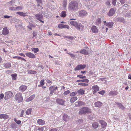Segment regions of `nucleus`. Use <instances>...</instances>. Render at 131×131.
<instances>
[{"mask_svg":"<svg viewBox=\"0 0 131 131\" xmlns=\"http://www.w3.org/2000/svg\"><path fill=\"white\" fill-rule=\"evenodd\" d=\"M27 88V86L25 85H21L19 88V90L20 91L23 92Z\"/></svg>","mask_w":131,"mask_h":131,"instance_id":"412c9836","label":"nucleus"},{"mask_svg":"<svg viewBox=\"0 0 131 131\" xmlns=\"http://www.w3.org/2000/svg\"><path fill=\"white\" fill-rule=\"evenodd\" d=\"M77 99V97L73 96L70 99V101L71 103H72Z\"/></svg>","mask_w":131,"mask_h":131,"instance_id":"c756f323","label":"nucleus"},{"mask_svg":"<svg viewBox=\"0 0 131 131\" xmlns=\"http://www.w3.org/2000/svg\"><path fill=\"white\" fill-rule=\"evenodd\" d=\"M56 101L57 103L59 105H64V102L65 101L62 99L58 98L56 100Z\"/></svg>","mask_w":131,"mask_h":131,"instance_id":"4468645a","label":"nucleus"},{"mask_svg":"<svg viewBox=\"0 0 131 131\" xmlns=\"http://www.w3.org/2000/svg\"><path fill=\"white\" fill-rule=\"evenodd\" d=\"M77 94L75 92H73L71 93L70 94V95L71 96H73L76 95Z\"/></svg>","mask_w":131,"mask_h":131,"instance_id":"0e129e2a","label":"nucleus"},{"mask_svg":"<svg viewBox=\"0 0 131 131\" xmlns=\"http://www.w3.org/2000/svg\"><path fill=\"white\" fill-rule=\"evenodd\" d=\"M78 85L82 86H87L88 85V84L86 83H79L78 84Z\"/></svg>","mask_w":131,"mask_h":131,"instance_id":"8fccbe9b","label":"nucleus"},{"mask_svg":"<svg viewBox=\"0 0 131 131\" xmlns=\"http://www.w3.org/2000/svg\"><path fill=\"white\" fill-rule=\"evenodd\" d=\"M10 126L13 128L15 129L17 127L16 124L15 123H12L10 125Z\"/></svg>","mask_w":131,"mask_h":131,"instance_id":"ea45409f","label":"nucleus"},{"mask_svg":"<svg viewBox=\"0 0 131 131\" xmlns=\"http://www.w3.org/2000/svg\"><path fill=\"white\" fill-rule=\"evenodd\" d=\"M117 94V92L116 91H111L109 93V94L111 95H116Z\"/></svg>","mask_w":131,"mask_h":131,"instance_id":"c85d7f7f","label":"nucleus"},{"mask_svg":"<svg viewBox=\"0 0 131 131\" xmlns=\"http://www.w3.org/2000/svg\"><path fill=\"white\" fill-rule=\"evenodd\" d=\"M14 120L18 124H20L21 123V122L20 120H17L16 118H14Z\"/></svg>","mask_w":131,"mask_h":131,"instance_id":"49530a36","label":"nucleus"},{"mask_svg":"<svg viewBox=\"0 0 131 131\" xmlns=\"http://www.w3.org/2000/svg\"><path fill=\"white\" fill-rule=\"evenodd\" d=\"M79 16L80 17H82L86 15L87 12L85 10H82L78 12Z\"/></svg>","mask_w":131,"mask_h":131,"instance_id":"423d86ee","label":"nucleus"},{"mask_svg":"<svg viewBox=\"0 0 131 131\" xmlns=\"http://www.w3.org/2000/svg\"><path fill=\"white\" fill-rule=\"evenodd\" d=\"M75 27L78 30H80V27H82V25L80 23H78V22H77L74 25Z\"/></svg>","mask_w":131,"mask_h":131,"instance_id":"4be33fe9","label":"nucleus"},{"mask_svg":"<svg viewBox=\"0 0 131 131\" xmlns=\"http://www.w3.org/2000/svg\"><path fill=\"white\" fill-rule=\"evenodd\" d=\"M13 95V93L10 91L6 92L5 93L4 99L5 100H7L12 97Z\"/></svg>","mask_w":131,"mask_h":131,"instance_id":"39448f33","label":"nucleus"},{"mask_svg":"<svg viewBox=\"0 0 131 131\" xmlns=\"http://www.w3.org/2000/svg\"><path fill=\"white\" fill-rule=\"evenodd\" d=\"M44 84H45V82H44V80H42L40 81V84L42 86H43V85H44Z\"/></svg>","mask_w":131,"mask_h":131,"instance_id":"774afa93","label":"nucleus"},{"mask_svg":"<svg viewBox=\"0 0 131 131\" xmlns=\"http://www.w3.org/2000/svg\"><path fill=\"white\" fill-rule=\"evenodd\" d=\"M123 15V16L125 17H131V12H129L127 13H124Z\"/></svg>","mask_w":131,"mask_h":131,"instance_id":"393cba45","label":"nucleus"},{"mask_svg":"<svg viewBox=\"0 0 131 131\" xmlns=\"http://www.w3.org/2000/svg\"><path fill=\"white\" fill-rule=\"evenodd\" d=\"M54 63L56 64H57L58 65H60L61 64L60 62L59 61L57 60L55 61Z\"/></svg>","mask_w":131,"mask_h":131,"instance_id":"69168bd1","label":"nucleus"},{"mask_svg":"<svg viewBox=\"0 0 131 131\" xmlns=\"http://www.w3.org/2000/svg\"><path fill=\"white\" fill-rule=\"evenodd\" d=\"M35 96V94H33L31 95L29 98H27L26 99V101L28 102L32 100L34 98Z\"/></svg>","mask_w":131,"mask_h":131,"instance_id":"b1692460","label":"nucleus"},{"mask_svg":"<svg viewBox=\"0 0 131 131\" xmlns=\"http://www.w3.org/2000/svg\"><path fill=\"white\" fill-rule=\"evenodd\" d=\"M78 4L75 1H71L69 5V9L70 10L74 11L78 9Z\"/></svg>","mask_w":131,"mask_h":131,"instance_id":"f257e3e1","label":"nucleus"},{"mask_svg":"<svg viewBox=\"0 0 131 131\" xmlns=\"http://www.w3.org/2000/svg\"><path fill=\"white\" fill-rule=\"evenodd\" d=\"M32 108H30L27 109L26 111V114L27 115H28L30 114L31 112Z\"/></svg>","mask_w":131,"mask_h":131,"instance_id":"79ce46f5","label":"nucleus"},{"mask_svg":"<svg viewBox=\"0 0 131 131\" xmlns=\"http://www.w3.org/2000/svg\"><path fill=\"white\" fill-rule=\"evenodd\" d=\"M37 19L39 20L42 23H44V21L42 20L43 19V15L41 14H39L35 15Z\"/></svg>","mask_w":131,"mask_h":131,"instance_id":"20e7f679","label":"nucleus"},{"mask_svg":"<svg viewBox=\"0 0 131 131\" xmlns=\"http://www.w3.org/2000/svg\"><path fill=\"white\" fill-rule=\"evenodd\" d=\"M9 32V31L7 29V27H4L3 28L2 30V34L5 35L8 34Z\"/></svg>","mask_w":131,"mask_h":131,"instance_id":"6ab92c4d","label":"nucleus"},{"mask_svg":"<svg viewBox=\"0 0 131 131\" xmlns=\"http://www.w3.org/2000/svg\"><path fill=\"white\" fill-rule=\"evenodd\" d=\"M11 76L12 78V79L14 80H15L17 79V74L16 73L12 74Z\"/></svg>","mask_w":131,"mask_h":131,"instance_id":"e433bc0d","label":"nucleus"},{"mask_svg":"<svg viewBox=\"0 0 131 131\" xmlns=\"http://www.w3.org/2000/svg\"><path fill=\"white\" fill-rule=\"evenodd\" d=\"M77 77H79V78L80 79H85L86 78V77L85 76H82V75H77Z\"/></svg>","mask_w":131,"mask_h":131,"instance_id":"09e8293b","label":"nucleus"},{"mask_svg":"<svg viewBox=\"0 0 131 131\" xmlns=\"http://www.w3.org/2000/svg\"><path fill=\"white\" fill-rule=\"evenodd\" d=\"M103 22L105 25L110 28H112L114 24V23L113 22H107L106 21H104Z\"/></svg>","mask_w":131,"mask_h":131,"instance_id":"6e6552de","label":"nucleus"},{"mask_svg":"<svg viewBox=\"0 0 131 131\" xmlns=\"http://www.w3.org/2000/svg\"><path fill=\"white\" fill-rule=\"evenodd\" d=\"M118 106L122 110H124L125 109V107L121 103H117Z\"/></svg>","mask_w":131,"mask_h":131,"instance_id":"72a5a7b5","label":"nucleus"},{"mask_svg":"<svg viewBox=\"0 0 131 131\" xmlns=\"http://www.w3.org/2000/svg\"><path fill=\"white\" fill-rule=\"evenodd\" d=\"M66 53L67 54H68L70 55V56L72 57V58H75V56L73 54L71 53H68V52H67Z\"/></svg>","mask_w":131,"mask_h":131,"instance_id":"864d4df0","label":"nucleus"},{"mask_svg":"<svg viewBox=\"0 0 131 131\" xmlns=\"http://www.w3.org/2000/svg\"><path fill=\"white\" fill-rule=\"evenodd\" d=\"M91 89L93 91V94H95L99 91V87L97 85H94Z\"/></svg>","mask_w":131,"mask_h":131,"instance_id":"1a4fd4ad","label":"nucleus"},{"mask_svg":"<svg viewBox=\"0 0 131 131\" xmlns=\"http://www.w3.org/2000/svg\"><path fill=\"white\" fill-rule=\"evenodd\" d=\"M60 16L62 17H64L66 16V12L65 11H63L61 13Z\"/></svg>","mask_w":131,"mask_h":131,"instance_id":"a18cd8bd","label":"nucleus"},{"mask_svg":"<svg viewBox=\"0 0 131 131\" xmlns=\"http://www.w3.org/2000/svg\"><path fill=\"white\" fill-rule=\"evenodd\" d=\"M116 0H112V4L114 6H115L116 5Z\"/></svg>","mask_w":131,"mask_h":131,"instance_id":"680f3d73","label":"nucleus"},{"mask_svg":"<svg viewBox=\"0 0 131 131\" xmlns=\"http://www.w3.org/2000/svg\"><path fill=\"white\" fill-rule=\"evenodd\" d=\"M63 119L64 121L67 122L69 120V117L67 114H64L63 116Z\"/></svg>","mask_w":131,"mask_h":131,"instance_id":"a211bd4d","label":"nucleus"},{"mask_svg":"<svg viewBox=\"0 0 131 131\" xmlns=\"http://www.w3.org/2000/svg\"><path fill=\"white\" fill-rule=\"evenodd\" d=\"M44 126H43V127H38V128L37 130L38 131H43L44 129Z\"/></svg>","mask_w":131,"mask_h":131,"instance_id":"5fc2aeb1","label":"nucleus"},{"mask_svg":"<svg viewBox=\"0 0 131 131\" xmlns=\"http://www.w3.org/2000/svg\"><path fill=\"white\" fill-rule=\"evenodd\" d=\"M110 1L111 0H107L106 1V5L107 7H110L111 6Z\"/></svg>","mask_w":131,"mask_h":131,"instance_id":"4c0bfd02","label":"nucleus"},{"mask_svg":"<svg viewBox=\"0 0 131 131\" xmlns=\"http://www.w3.org/2000/svg\"><path fill=\"white\" fill-rule=\"evenodd\" d=\"M4 66L5 68H9L11 67L10 63L7 62L4 64Z\"/></svg>","mask_w":131,"mask_h":131,"instance_id":"7c9ffc66","label":"nucleus"},{"mask_svg":"<svg viewBox=\"0 0 131 131\" xmlns=\"http://www.w3.org/2000/svg\"><path fill=\"white\" fill-rule=\"evenodd\" d=\"M75 105L78 106H84L85 104L84 102L81 101H79L75 103Z\"/></svg>","mask_w":131,"mask_h":131,"instance_id":"f3484780","label":"nucleus"},{"mask_svg":"<svg viewBox=\"0 0 131 131\" xmlns=\"http://www.w3.org/2000/svg\"><path fill=\"white\" fill-rule=\"evenodd\" d=\"M70 92V91L68 90L67 91H65L64 92L63 94L65 95H67L68 94H69Z\"/></svg>","mask_w":131,"mask_h":131,"instance_id":"4d7b16f0","label":"nucleus"},{"mask_svg":"<svg viewBox=\"0 0 131 131\" xmlns=\"http://www.w3.org/2000/svg\"><path fill=\"white\" fill-rule=\"evenodd\" d=\"M35 1L37 3V6L41 9H43V7L42 6V5L43 4L42 2L43 0H35Z\"/></svg>","mask_w":131,"mask_h":131,"instance_id":"9b49d317","label":"nucleus"},{"mask_svg":"<svg viewBox=\"0 0 131 131\" xmlns=\"http://www.w3.org/2000/svg\"><path fill=\"white\" fill-rule=\"evenodd\" d=\"M64 24H60L58 25V27L60 29H62L63 28Z\"/></svg>","mask_w":131,"mask_h":131,"instance_id":"6e6d98bb","label":"nucleus"},{"mask_svg":"<svg viewBox=\"0 0 131 131\" xmlns=\"http://www.w3.org/2000/svg\"><path fill=\"white\" fill-rule=\"evenodd\" d=\"M91 29L92 32L94 33H96L98 32V29L95 26H93L92 27Z\"/></svg>","mask_w":131,"mask_h":131,"instance_id":"bb28decb","label":"nucleus"},{"mask_svg":"<svg viewBox=\"0 0 131 131\" xmlns=\"http://www.w3.org/2000/svg\"><path fill=\"white\" fill-rule=\"evenodd\" d=\"M15 27L17 29V30H18L19 29H22L23 26L19 24H17L15 25ZM17 31H18L17 30Z\"/></svg>","mask_w":131,"mask_h":131,"instance_id":"2f4dec72","label":"nucleus"},{"mask_svg":"<svg viewBox=\"0 0 131 131\" xmlns=\"http://www.w3.org/2000/svg\"><path fill=\"white\" fill-rule=\"evenodd\" d=\"M15 98L19 103L21 102L23 100V97L22 96V94L21 93L16 94L15 97Z\"/></svg>","mask_w":131,"mask_h":131,"instance_id":"7ed1b4c3","label":"nucleus"},{"mask_svg":"<svg viewBox=\"0 0 131 131\" xmlns=\"http://www.w3.org/2000/svg\"><path fill=\"white\" fill-rule=\"evenodd\" d=\"M101 19L99 18L96 20V24L97 25H99L101 23Z\"/></svg>","mask_w":131,"mask_h":131,"instance_id":"c03bdc74","label":"nucleus"},{"mask_svg":"<svg viewBox=\"0 0 131 131\" xmlns=\"http://www.w3.org/2000/svg\"><path fill=\"white\" fill-rule=\"evenodd\" d=\"M81 81V82H83L88 83L89 82V80L87 79L82 80Z\"/></svg>","mask_w":131,"mask_h":131,"instance_id":"603ef678","label":"nucleus"},{"mask_svg":"<svg viewBox=\"0 0 131 131\" xmlns=\"http://www.w3.org/2000/svg\"><path fill=\"white\" fill-rule=\"evenodd\" d=\"M88 118L91 121L94 120L95 119V117L94 116L92 115H90L88 116Z\"/></svg>","mask_w":131,"mask_h":131,"instance_id":"c9c22d12","label":"nucleus"},{"mask_svg":"<svg viewBox=\"0 0 131 131\" xmlns=\"http://www.w3.org/2000/svg\"><path fill=\"white\" fill-rule=\"evenodd\" d=\"M77 123L81 124L83 123V120L82 119H79L77 121Z\"/></svg>","mask_w":131,"mask_h":131,"instance_id":"052dcab7","label":"nucleus"},{"mask_svg":"<svg viewBox=\"0 0 131 131\" xmlns=\"http://www.w3.org/2000/svg\"><path fill=\"white\" fill-rule=\"evenodd\" d=\"M85 92L84 90L81 89L78 91L77 92L79 94L83 95L84 94V92Z\"/></svg>","mask_w":131,"mask_h":131,"instance_id":"473e14b6","label":"nucleus"},{"mask_svg":"<svg viewBox=\"0 0 131 131\" xmlns=\"http://www.w3.org/2000/svg\"><path fill=\"white\" fill-rule=\"evenodd\" d=\"M105 93V91L103 90H102L99 92L98 93L99 94H101V95H103V94Z\"/></svg>","mask_w":131,"mask_h":131,"instance_id":"e2e57ef3","label":"nucleus"},{"mask_svg":"<svg viewBox=\"0 0 131 131\" xmlns=\"http://www.w3.org/2000/svg\"><path fill=\"white\" fill-rule=\"evenodd\" d=\"M86 67L85 64H79L78 65L77 67L74 69L75 71L81 70L84 68Z\"/></svg>","mask_w":131,"mask_h":131,"instance_id":"0eeeda50","label":"nucleus"},{"mask_svg":"<svg viewBox=\"0 0 131 131\" xmlns=\"http://www.w3.org/2000/svg\"><path fill=\"white\" fill-rule=\"evenodd\" d=\"M88 48H86V49H81L80 51V53L84 55H88V54L89 52L88 51Z\"/></svg>","mask_w":131,"mask_h":131,"instance_id":"ddd939ff","label":"nucleus"},{"mask_svg":"<svg viewBox=\"0 0 131 131\" xmlns=\"http://www.w3.org/2000/svg\"><path fill=\"white\" fill-rule=\"evenodd\" d=\"M117 20L121 22H123L124 23L125 22L124 18H122L118 17L116 18Z\"/></svg>","mask_w":131,"mask_h":131,"instance_id":"f704fd0d","label":"nucleus"},{"mask_svg":"<svg viewBox=\"0 0 131 131\" xmlns=\"http://www.w3.org/2000/svg\"><path fill=\"white\" fill-rule=\"evenodd\" d=\"M115 11L114 8H112L109 10L108 15L109 16H112L115 13Z\"/></svg>","mask_w":131,"mask_h":131,"instance_id":"dca6fc26","label":"nucleus"},{"mask_svg":"<svg viewBox=\"0 0 131 131\" xmlns=\"http://www.w3.org/2000/svg\"><path fill=\"white\" fill-rule=\"evenodd\" d=\"M26 55L28 57L31 58H35V55L31 52H27L26 53Z\"/></svg>","mask_w":131,"mask_h":131,"instance_id":"2eb2a0df","label":"nucleus"},{"mask_svg":"<svg viewBox=\"0 0 131 131\" xmlns=\"http://www.w3.org/2000/svg\"><path fill=\"white\" fill-rule=\"evenodd\" d=\"M31 49V50L34 51L35 53H36L39 51L38 49L37 48H32Z\"/></svg>","mask_w":131,"mask_h":131,"instance_id":"37998d69","label":"nucleus"},{"mask_svg":"<svg viewBox=\"0 0 131 131\" xmlns=\"http://www.w3.org/2000/svg\"><path fill=\"white\" fill-rule=\"evenodd\" d=\"M100 122L101 124L102 127L104 128L107 125V123L104 121L103 120H100Z\"/></svg>","mask_w":131,"mask_h":131,"instance_id":"a878e982","label":"nucleus"},{"mask_svg":"<svg viewBox=\"0 0 131 131\" xmlns=\"http://www.w3.org/2000/svg\"><path fill=\"white\" fill-rule=\"evenodd\" d=\"M9 117V115L7 114H2L0 115V119H6L8 118Z\"/></svg>","mask_w":131,"mask_h":131,"instance_id":"f8f14e48","label":"nucleus"},{"mask_svg":"<svg viewBox=\"0 0 131 131\" xmlns=\"http://www.w3.org/2000/svg\"><path fill=\"white\" fill-rule=\"evenodd\" d=\"M15 2V0H12L11 1H10L8 2V3L9 4H14Z\"/></svg>","mask_w":131,"mask_h":131,"instance_id":"338daca9","label":"nucleus"},{"mask_svg":"<svg viewBox=\"0 0 131 131\" xmlns=\"http://www.w3.org/2000/svg\"><path fill=\"white\" fill-rule=\"evenodd\" d=\"M16 7H12L10 8L9 9L10 10L13 11H15L16 10Z\"/></svg>","mask_w":131,"mask_h":131,"instance_id":"13d9d810","label":"nucleus"},{"mask_svg":"<svg viewBox=\"0 0 131 131\" xmlns=\"http://www.w3.org/2000/svg\"><path fill=\"white\" fill-rule=\"evenodd\" d=\"M17 14L20 16L25 17L28 16V14H29V13L28 12L24 13L23 12H17Z\"/></svg>","mask_w":131,"mask_h":131,"instance_id":"9d476101","label":"nucleus"},{"mask_svg":"<svg viewBox=\"0 0 131 131\" xmlns=\"http://www.w3.org/2000/svg\"><path fill=\"white\" fill-rule=\"evenodd\" d=\"M92 126L94 129H96L99 126V124L96 122L94 123L92 125Z\"/></svg>","mask_w":131,"mask_h":131,"instance_id":"cd10ccee","label":"nucleus"},{"mask_svg":"<svg viewBox=\"0 0 131 131\" xmlns=\"http://www.w3.org/2000/svg\"><path fill=\"white\" fill-rule=\"evenodd\" d=\"M65 37L67 38H68L71 40H73L74 38V37L72 36H66Z\"/></svg>","mask_w":131,"mask_h":131,"instance_id":"bf43d9fd","label":"nucleus"},{"mask_svg":"<svg viewBox=\"0 0 131 131\" xmlns=\"http://www.w3.org/2000/svg\"><path fill=\"white\" fill-rule=\"evenodd\" d=\"M50 92H54L55 90V87L54 86H51L48 89Z\"/></svg>","mask_w":131,"mask_h":131,"instance_id":"a19ab883","label":"nucleus"},{"mask_svg":"<svg viewBox=\"0 0 131 131\" xmlns=\"http://www.w3.org/2000/svg\"><path fill=\"white\" fill-rule=\"evenodd\" d=\"M71 20H73L71 21H70V24H71L72 25H73L74 26V25L77 22L76 21L74 20H75L74 19H70Z\"/></svg>","mask_w":131,"mask_h":131,"instance_id":"58836bf2","label":"nucleus"},{"mask_svg":"<svg viewBox=\"0 0 131 131\" xmlns=\"http://www.w3.org/2000/svg\"><path fill=\"white\" fill-rule=\"evenodd\" d=\"M36 73V71L30 70L28 71V73L31 74H35Z\"/></svg>","mask_w":131,"mask_h":131,"instance_id":"de8ad7c7","label":"nucleus"},{"mask_svg":"<svg viewBox=\"0 0 131 131\" xmlns=\"http://www.w3.org/2000/svg\"><path fill=\"white\" fill-rule=\"evenodd\" d=\"M102 105V103L100 101L96 102L95 103V106L96 107H100Z\"/></svg>","mask_w":131,"mask_h":131,"instance_id":"5701e85b","label":"nucleus"},{"mask_svg":"<svg viewBox=\"0 0 131 131\" xmlns=\"http://www.w3.org/2000/svg\"><path fill=\"white\" fill-rule=\"evenodd\" d=\"M37 123L40 125H43L45 124V121L41 119H38L37 121Z\"/></svg>","mask_w":131,"mask_h":131,"instance_id":"aec40b11","label":"nucleus"},{"mask_svg":"<svg viewBox=\"0 0 131 131\" xmlns=\"http://www.w3.org/2000/svg\"><path fill=\"white\" fill-rule=\"evenodd\" d=\"M91 109L88 107H83L80 109L79 113L80 115L86 114L91 113Z\"/></svg>","mask_w":131,"mask_h":131,"instance_id":"f03ea898","label":"nucleus"},{"mask_svg":"<svg viewBox=\"0 0 131 131\" xmlns=\"http://www.w3.org/2000/svg\"><path fill=\"white\" fill-rule=\"evenodd\" d=\"M16 10H19L22 9V7L21 6L16 7Z\"/></svg>","mask_w":131,"mask_h":131,"instance_id":"3c124183","label":"nucleus"}]
</instances>
